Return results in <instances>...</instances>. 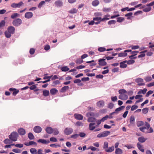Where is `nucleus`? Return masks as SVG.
Returning <instances> with one entry per match:
<instances>
[{"mask_svg":"<svg viewBox=\"0 0 154 154\" xmlns=\"http://www.w3.org/2000/svg\"><path fill=\"white\" fill-rule=\"evenodd\" d=\"M125 107L124 106H121L119 107L116 108L115 110V112H116V113H117L118 112L121 111V110L124 109Z\"/></svg>","mask_w":154,"mask_h":154,"instance_id":"cd10ccee","label":"nucleus"},{"mask_svg":"<svg viewBox=\"0 0 154 154\" xmlns=\"http://www.w3.org/2000/svg\"><path fill=\"white\" fill-rule=\"evenodd\" d=\"M137 146L138 148L139 149V150H140L142 152H144V149L143 148V146L141 144L139 143H137Z\"/></svg>","mask_w":154,"mask_h":154,"instance_id":"412c9836","label":"nucleus"},{"mask_svg":"<svg viewBox=\"0 0 154 154\" xmlns=\"http://www.w3.org/2000/svg\"><path fill=\"white\" fill-rule=\"evenodd\" d=\"M12 94L14 96H15L19 92V91L16 88H15Z\"/></svg>","mask_w":154,"mask_h":154,"instance_id":"052dcab7","label":"nucleus"},{"mask_svg":"<svg viewBox=\"0 0 154 154\" xmlns=\"http://www.w3.org/2000/svg\"><path fill=\"white\" fill-rule=\"evenodd\" d=\"M22 23V20L19 18L14 20L12 22L13 25L16 26H19Z\"/></svg>","mask_w":154,"mask_h":154,"instance_id":"7ed1b4c3","label":"nucleus"},{"mask_svg":"<svg viewBox=\"0 0 154 154\" xmlns=\"http://www.w3.org/2000/svg\"><path fill=\"white\" fill-rule=\"evenodd\" d=\"M98 51L100 52H103L106 51V48L104 47H100L98 48Z\"/></svg>","mask_w":154,"mask_h":154,"instance_id":"49530a36","label":"nucleus"},{"mask_svg":"<svg viewBox=\"0 0 154 154\" xmlns=\"http://www.w3.org/2000/svg\"><path fill=\"white\" fill-rule=\"evenodd\" d=\"M119 93L121 94H124L127 93V91L124 89H120L119 91Z\"/></svg>","mask_w":154,"mask_h":154,"instance_id":"a19ab883","label":"nucleus"},{"mask_svg":"<svg viewBox=\"0 0 154 154\" xmlns=\"http://www.w3.org/2000/svg\"><path fill=\"white\" fill-rule=\"evenodd\" d=\"M83 61L82 59H77L75 60V63L77 64H81L83 62Z\"/></svg>","mask_w":154,"mask_h":154,"instance_id":"a18cd8bd","label":"nucleus"},{"mask_svg":"<svg viewBox=\"0 0 154 154\" xmlns=\"http://www.w3.org/2000/svg\"><path fill=\"white\" fill-rule=\"evenodd\" d=\"M33 16L32 13L31 12H26L25 14V17L27 19H30L32 18Z\"/></svg>","mask_w":154,"mask_h":154,"instance_id":"9b49d317","label":"nucleus"},{"mask_svg":"<svg viewBox=\"0 0 154 154\" xmlns=\"http://www.w3.org/2000/svg\"><path fill=\"white\" fill-rule=\"evenodd\" d=\"M38 142L41 143L43 144H47L50 143V141L48 140H46L44 139H39L37 140Z\"/></svg>","mask_w":154,"mask_h":154,"instance_id":"f3484780","label":"nucleus"},{"mask_svg":"<svg viewBox=\"0 0 154 154\" xmlns=\"http://www.w3.org/2000/svg\"><path fill=\"white\" fill-rule=\"evenodd\" d=\"M110 133V132L109 131H105L98 134L97 137L98 138L106 137L108 136Z\"/></svg>","mask_w":154,"mask_h":154,"instance_id":"20e7f679","label":"nucleus"},{"mask_svg":"<svg viewBox=\"0 0 154 154\" xmlns=\"http://www.w3.org/2000/svg\"><path fill=\"white\" fill-rule=\"evenodd\" d=\"M34 131L36 133H39L42 131V128L39 126H36L33 128Z\"/></svg>","mask_w":154,"mask_h":154,"instance_id":"9d476101","label":"nucleus"},{"mask_svg":"<svg viewBox=\"0 0 154 154\" xmlns=\"http://www.w3.org/2000/svg\"><path fill=\"white\" fill-rule=\"evenodd\" d=\"M146 127H140L139 128L140 130L142 132L145 133H148V131H145V130L146 129Z\"/></svg>","mask_w":154,"mask_h":154,"instance_id":"79ce46f5","label":"nucleus"},{"mask_svg":"<svg viewBox=\"0 0 154 154\" xmlns=\"http://www.w3.org/2000/svg\"><path fill=\"white\" fill-rule=\"evenodd\" d=\"M117 21L119 23H121L124 20V18L122 17H119L117 18Z\"/></svg>","mask_w":154,"mask_h":154,"instance_id":"c03bdc74","label":"nucleus"},{"mask_svg":"<svg viewBox=\"0 0 154 154\" xmlns=\"http://www.w3.org/2000/svg\"><path fill=\"white\" fill-rule=\"evenodd\" d=\"M152 79V78L151 76H149L146 77L145 79V80L146 82H150L151 81Z\"/></svg>","mask_w":154,"mask_h":154,"instance_id":"09e8293b","label":"nucleus"},{"mask_svg":"<svg viewBox=\"0 0 154 154\" xmlns=\"http://www.w3.org/2000/svg\"><path fill=\"white\" fill-rule=\"evenodd\" d=\"M28 137L30 140H33L35 138L34 136L31 132H29L28 133Z\"/></svg>","mask_w":154,"mask_h":154,"instance_id":"7c9ffc66","label":"nucleus"},{"mask_svg":"<svg viewBox=\"0 0 154 154\" xmlns=\"http://www.w3.org/2000/svg\"><path fill=\"white\" fill-rule=\"evenodd\" d=\"M99 4V2L98 0H95L93 1L92 3V5L94 6H97Z\"/></svg>","mask_w":154,"mask_h":154,"instance_id":"c756f323","label":"nucleus"},{"mask_svg":"<svg viewBox=\"0 0 154 154\" xmlns=\"http://www.w3.org/2000/svg\"><path fill=\"white\" fill-rule=\"evenodd\" d=\"M135 118L134 116H131L130 119V123L131 125H134V124Z\"/></svg>","mask_w":154,"mask_h":154,"instance_id":"b1692460","label":"nucleus"},{"mask_svg":"<svg viewBox=\"0 0 154 154\" xmlns=\"http://www.w3.org/2000/svg\"><path fill=\"white\" fill-rule=\"evenodd\" d=\"M55 5L57 7H60L63 5V3L60 0H57L55 2Z\"/></svg>","mask_w":154,"mask_h":154,"instance_id":"aec40b11","label":"nucleus"},{"mask_svg":"<svg viewBox=\"0 0 154 154\" xmlns=\"http://www.w3.org/2000/svg\"><path fill=\"white\" fill-rule=\"evenodd\" d=\"M73 129L72 128H66L63 131L64 134L69 135L72 133Z\"/></svg>","mask_w":154,"mask_h":154,"instance_id":"39448f33","label":"nucleus"},{"mask_svg":"<svg viewBox=\"0 0 154 154\" xmlns=\"http://www.w3.org/2000/svg\"><path fill=\"white\" fill-rule=\"evenodd\" d=\"M137 55V54H132L129 57V58H130L131 59H135L137 58V57H134Z\"/></svg>","mask_w":154,"mask_h":154,"instance_id":"69168bd1","label":"nucleus"},{"mask_svg":"<svg viewBox=\"0 0 154 154\" xmlns=\"http://www.w3.org/2000/svg\"><path fill=\"white\" fill-rule=\"evenodd\" d=\"M18 132L20 135H24L26 134V131L23 128H20L18 130Z\"/></svg>","mask_w":154,"mask_h":154,"instance_id":"f8f14e48","label":"nucleus"},{"mask_svg":"<svg viewBox=\"0 0 154 154\" xmlns=\"http://www.w3.org/2000/svg\"><path fill=\"white\" fill-rule=\"evenodd\" d=\"M23 4L22 2H20L18 3H13L11 5V6L13 8H20L21 6L23 5Z\"/></svg>","mask_w":154,"mask_h":154,"instance_id":"423d86ee","label":"nucleus"},{"mask_svg":"<svg viewBox=\"0 0 154 154\" xmlns=\"http://www.w3.org/2000/svg\"><path fill=\"white\" fill-rule=\"evenodd\" d=\"M123 152L122 150L119 148L116 149L115 150L116 154H122Z\"/></svg>","mask_w":154,"mask_h":154,"instance_id":"c85d7f7f","label":"nucleus"},{"mask_svg":"<svg viewBox=\"0 0 154 154\" xmlns=\"http://www.w3.org/2000/svg\"><path fill=\"white\" fill-rule=\"evenodd\" d=\"M75 125L78 126H83V123L81 122L78 121L76 122Z\"/></svg>","mask_w":154,"mask_h":154,"instance_id":"3c124183","label":"nucleus"},{"mask_svg":"<svg viewBox=\"0 0 154 154\" xmlns=\"http://www.w3.org/2000/svg\"><path fill=\"white\" fill-rule=\"evenodd\" d=\"M116 23V21L114 20H110L108 21V23L109 25H111L112 24H115Z\"/></svg>","mask_w":154,"mask_h":154,"instance_id":"6e6d98bb","label":"nucleus"},{"mask_svg":"<svg viewBox=\"0 0 154 154\" xmlns=\"http://www.w3.org/2000/svg\"><path fill=\"white\" fill-rule=\"evenodd\" d=\"M138 107V106L137 105H133L132 106L131 109V111H134L137 109Z\"/></svg>","mask_w":154,"mask_h":154,"instance_id":"774afa93","label":"nucleus"},{"mask_svg":"<svg viewBox=\"0 0 154 154\" xmlns=\"http://www.w3.org/2000/svg\"><path fill=\"white\" fill-rule=\"evenodd\" d=\"M135 82L138 83V85L139 86H143L145 85V83H143V79L141 78H138L136 79Z\"/></svg>","mask_w":154,"mask_h":154,"instance_id":"6e6552de","label":"nucleus"},{"mask_svg":"<svg viewBox=\"0 0 154 154\" xmlns=\"http://www.w3.org/2000/svg\"><path fill=\"white\" fill-rule=\"evenodd\" d=\"M153 92V91L152 90H150L146 94L145 96L146 97H148L150 95L152 94Z\"/></svg>","mask_w":154,"mask_h":154,"instance_id":"bf43d9fd","label":"nucleus"},{"mask_svg":"<svg viewBox=\"0 0 154 154\" xmlns=\"http://www.w3.org/2000/svg\"><path fill=\"white\" fill-rule=\"evenodd\" d=\"M148 108L146 107L143 109L142 110V112L143 113L146 114L148 112Z\"/></svg>","mask_w":154,"mask_h":154,"instance_id":"de8ad7c7","label":"nucleus"},{"mask_svg":"<svg viewBox=\"0 0 154 154\" xmlns=\"http://www.w3.org/2000/svg\"><path fill=\"white\" fill-rule=\"evenodd\" d=\"M15 31V28L12 26H10L8 27L7 30L5 32V37L8 38H9L11 36V34L14 33Z\"/></svg>","mask_w":154,"mask_h":154,"instance_id":"f257e3e1","label":"nucleus"},{"mask_svg":"<svg viewBox=\"0 0 154 154\" xmlns=\"http://www.w3.org/2000/svg\"><path fill=\"white\" fill-rule=\"evenodd\" d=\"M30 151L32 154H36L37 150L35 148H31L30 150Z\"/></svg>","mask_w":154,"mask_h":154,"instance_id":"58836bf2","label":"nucleus"},{"mask_svg":"<svg viewBox=\"0 0 154 154\" xmlns=\"http://www.w3.org/2000/svg\"><path fill=\"white\" fill-rule=\"evenodd\" d=\"M119 98L122 100H125L128 99V96L125 94H120L119 96Z\"/></svg>","mask_w":154,"mask_h":154,"instance_id":"dca6fc26","label":"nucleus"},{"mask_svg":"<svg viewBox=\"0 0 154 154\" xmlns=\"http://www.w3.org/2000/svg\"><path fill=\"white\" fill-rule=\"evenodd\" d=\"M52 75L49 76H45L43 77V79L45 80L46 79V80L43 81H39L38 82V83H39L42 82L43 83H45L48 82L50 81V79L52 78Z\"/></svg>","mask_w":154,"mask_h":154,"instance_id":"1a4fd4ad","label":"nucleus"},{"mask_svg":"<svg viewBox=\"0 0 154 154\" xmlns=\"http://www.w3.org/2000/svg\"><path fill=\"white\" fill-rule=\"evenodd\" d=\"M146 140V139L144 138L143 137L141 136L138 138V140L140 143L144 142Z\"/></svg>","mask_w":154,"mask_h":154,"instance_id":"393cba45","label":"nucleus"},{"mask_svg":"<svg viewBox=\"0 0 154 154\" xmlns=\"http://www.w3.org/2000/svg\"><path fill=\"white\" fill-rule=\"evenodd\" d=\"M114 147L113 146L110 147H109L108 148L106 149V152H111L113 151L114 150Z\"/></svg>","mask_w":154,"mask_h":154,"instance_id":"4be33fe9","label":"nucleus"},{"mask_svg":"<svg viewBox=\"0 0 154 154\" xmlns=\"http://www.w3.org/2000/svg\"><path fill=\"white\" fill-rule=\"evenodd\" d=\"M151 10L150 7L146 8L143 9V11L145 12H148L150 11Z\"/></svg>","mask_w":154,"mask_h":154,"instance_id":"13d9d810","label":"nucleus"},{"mask_svg":"<svg viewBox=\"0 0 154 154\" xmlns=\"http://www.w3.org/2000/svg\"><path fill=\"white\" fill-rule=\"evenodd\" d=\"M58 92V91L55 88H53L50 90V92L51 94L54 95Z\"/></svg>","mask_w":154,"mask_h":154,"instance_id":"5701e85b","label":"nucleus"},{"mask_svg":"<svg viewBox=\"0 0 154 154\" xmlns=\"http://www.w3.org/2000/svg\"><path fill=\"white\" fill-rule=\"evenodd\" d=\"M79 136V135L78 134H75L72 135L71 136V138H73L74 139H76Z\"/></svg>","mask_w":154,"mask_h":154,"instance_id":"680f3d73","label":"nucleus"},{"mask_svg":"<svg viewBox=\"0 0 154 154\" xmlns=\"http://www.w3.org/2000/svg\"><path fill=\"white\" fill-rule=\"evenodd\" d=\"M19 14L17 13H14L11 16L12 19H15L19 16Z\"/></svg>","mask_w":154,"mask_h":154,"instance_id":"ea45409f","label":"nucleus"},{"mask_svg":"<svg viewBox=\"0 0 154 154\" xmlns=\"http://www.w3.org/2000/svg\"><path fill=\"white\" fill-rule=\"evenodd\" d=\"M135 62V61L134 60H130L128 61H127L126 63L128 65L132 64L134 63Z\"/></svg>","mask_w":154,"mask_h":154,"instance_id":"8fccbe9b","label":"nucleus"},{"mask_svg":"<svg viewBox=\"0 0 154 154\" xmlns=\"http://www.w3.org/2000/svg\"><path fill=\"white\" fill-rule=\"evenodd\" d=\"M45 131L46 132L49 134H51L54 132L53 129L51 127H48L45 129Z\"/></svg>","mask_w":154,"mask_h":154,"instance_id":"4468645a","label":"nucleus"},{"mask_svg":"<svg viewBox=\"0 0 154 154\" xmlns=\"http://www.w3.org/2000/svg\"><path fill=\"white\" fill-rule=\"evenodd\" d=\"M104 105V102L103 100L99 101L97 103V106L99 107L103 106Z\"/></svg>","mask_w":154,"mask_h":154,"instance_id":"6ab92c4d","label":"nucleus"},{"mask_svg":"<svg viewBox=\"0 0 154 154\" xmlns=\"http://www.w3.org/2000/svg\"><path fill=\"white\" fill-rule=\"evenodd\" d=\"M45 2L44 1H42L38 4V7L39 8H41L43 5H44Z\"/></svg>","mask_w":154,"mask_h":154,"instance_id":"5fc2aeb1","label":"nucleus"},{"mask_svg":"<svg viewBox=\"0 0 154 154\" xmlns=\"http://www.w3.org/2000/svg\"><path fill=\"white\" fill-rule=\"evenodd\" d=\"M127 55V53L125 52H121L118 54V57H125Z\"/></svg>","mask_w":154,"mask_h":154,"instance_id":"bb28decb","label":"nucleus"},{"mask_svg":"<svg viewBox=\"0 0 154 154\" xmlns=\"http://www.w3.org/2000/svg\"><path fill=\"white\" fill-rule=\"evenodd\" d=\"M127 60H125L122 62L120 63V67L121 68H125L127 66V65L125 64V63H126Z\"/></svg>","mask_w":154,"mask_h":154,"instance_id":"a211bd4d","label":"nucleus"},{"mask_svg":"<svg viewBox=\"0 0 154 154\" xmlns=\"http://www.w3.org/2000/svg\"><path fill=\"white\" fill-rule=\"evenodd\" d=\"M96 120L97 119L93 117H89L88 119V122H95Z\"/></svg>","mask_w":154,"mask_h":154,"instance_id":"a878e982","label":"nucleus"},{"mask_svg":"<svg viewBox=\"0 0 154 154\" xmlns=\"http://www.w3.org/2000/svg\"><path fill=\"white\" fill-rule=\"evenodd\" d=\"M103 10L104 12H108L111 11V9L109 8H103Z\"/></svg>","mask_w":154,"mask_h":154,"instance_id":"4d7b16f0","label":"nucleus"},{"mask_svg":"<svg viewBox=\"0 0 154 154\" xmlns=\"http://www.w3.org/2000/svg\"><path fill=\"white\" fill-rule=\"evenodd\" d=\"M18 134L16 131H13L9 136V138L12 141H16L17 140Z\"/></svg>","mask_w":154,"mask_h":154,"instance_id":"f03ea898","label":"nucleus"},{"mask_svg":"<svg viewBox=\"0 0 154 154\" xmlns=\"http://www.w3.org/2000/svg\"><path fill=\"white\" fill-rule=\"evenodd\" d=\"M74 117L75 119L79 120H82L83 119V116L79 114L75 113L74 115Z\"/></svg>","mask_w":154,"mask_h":154,"instance_id":"ddd939ff","label":"nucleus"},{"mask_svg":"<svg viewBox=\"0 0 154 154\" xmlns=\"http://www.w3.org/2000/svg\"><path fill=\"white\" fill-rule=\"evenodd\" d=\"M114 107V104L113 103H109L108 105V107L109 108L112 109Z\"/></svg>","mask_w":154,"mask_h":154,"instance_id":"338daca9","label":"nucleus"},{"mask_svg":"<svg viewBox=\"0 0 154 154\" xmlns=\"http://www.w3.org/2000/svg\"><path fill=\"white\" fill-rule=\"evenodd\" d=\"M10 139L7 138L5 139L3 142L5 144H10L12 143V141H11Z\"/></svg>","mask_w":154,"mask_h":154,"instance_id":"72a5a7b5","label":"nucleus"},{"mask_svg":"<svg viewBox=\"0 0 154 154\" xmlns=\"http://www.w3.org/2000/svg\"><path fill=\"white\" fill-rule=\"evenodd\" d=\"M144 125V123L142 121H139L137 122V125L138 127Z\"/></svg>","mask_w":154,"mask_h":154,"instance_id":"37998d69","label":"nucleus"},{"mask_svg":"<svg viewBox=\"0 0 154 154\" xmlns=\"http://www.w3.org/2000/svg\"><path fill=\"white\" fill-rule=\"evenodd\" d=\"M133 15L132 12H129L125 15V16L127 17V19L129 20L131 18V16Z\"/></svg>","mask_w":154,"mask_h":154,"instance_id":"c9c22d12","label":"nucleus"},{"mask_svg":"<svg viewBox=\"0 0 154 154\" xmlns=\"http://www.w3.org/2000/svg\"><path fill=\"white\" fill-rule=\"evenodd\" d=\"M24 144L27 146L32 145H34L35 146H36L37 145V143H36L33 141H30L28 143H25Z\"/></svg>","mask_w":154,"mask_h":154,"instance_id":"2eb2a0df","label":"nucleus"},{"mask_svg":"<svg viewBox=\"0 0 154 154\" xmlns=\"http://www.w3.org/2000/svg\"><path fill=\"white\" fill-rule=\"evenodd\" d=\"M105 60L106 59L104 58H101L99 59L98 60L99 62L98 64L101 66H106L107 63L105 61Z\"/></svg>","mask_w":154,"mask_h":154,"instance_id":"0eeeda50","label":"nucleus"},{"mask_svg":"<svg viewBox=\"0 0 154 154\" xmlns=\"http://www.w3.org/2000/svg\"><path fill=\"white\" fill-rule=\"evenodd\" d=\"M69 87L68 86H65L62 87L61 89V92H65L66 90H68Z\"/></svg>","mask_w":154,"mask_h":154,"instance_id":"473e14b6","label":"nucleus"},{"mask_svg":"<svg viewBox=\"0 0 154 154\" xmlns=\"http://www.w3.org/2000/svg\"><path fill=\"white\" fill-rule=\"evenodd\" d=\"M61 70L63 72H66L69 70V69L67 66H64L61 67Z\"/></svg>","mask_w":154,"mask_h":154,"instance_id":"e433bc0d","label":"nucleus"},{"mask_svg":"<svg viewBox=\"0 0 154 154\" xmlns=\"http://www.w3.org/2000/svg\"><path fill=\"white\" fill-rule=\"evenodd\" d=\"M5 22L4 20H2L0 23V28L4 26L5 25Z\"/></svg>","mask_w":154,"mask_h":154,"instance_id":"864d4df0","label":"nucleus"},{"mask_svg":"<svg viewBox=\"0 0 154 154\" xmlns=\"http://www.w3.org/2000/svg\"><path fill=\"white\" fill-rule=\"evenodd\" d=\"M54 135H57L59 133V131L57 128H54Z\"/></svg>","mask_w":154,"mask_h":154,"instance_id":"603ef678","label":"nucleus"},{"mask_svg":"<svg viewBox=\"0 0 154 154\" xmlns=\"http://www.w3.org/2000/svg\"><path fill=\"white\" fill-rule=\"evenodd\" d=\"M103 148L105 149V151L106 149L108 148V143L107 142L105 141L104 142Z\"/></svg>","mask_w":154,"mask_h":154,"instance_id":"f704fd0d","label":"nucleus"},{"mask_svg":"<svg viewBox=\"0 0 154 154\" xmlns=\"http://www.w3.org/2000/svg\"><path fill=\"white\" fill-rule=\"evenodd\" d=\"M49 95V92L48 90H44L43 91V95L47 97Z\"/></svg>","mask_w":154,"mask_h":154,"instance_id":"2f4dec72","label":"nucleus"},{"mask_svg":"<svg viewBox=\"0 0 154 154\" xmlns=\"http://www.w3.org/2000/svg\"><path fill=\"white\" fill-rule=\"evenodd\" d=\"M90 79L89 77H83L81 81L83 82H86L89 81Z\"/></svg>","mask_w":154,"mask_h":154,"instance_id":"e2e57ef3","label":"nucleus"},{"mask_svg":"<svg viewBox=\"0 0 154 154\" xmlns=\"http://www.w3.org/2000/svg\"><path fill=\"white\" fill-rule=\"evenodd\" d=\"M78 10L75 8H73L70 10L69 12L70 13L73 14L76 13L77 12Z\"/></svg>","mask_w":154,"mask_h":154,"instance_id":"4c0bfd02","label":"nucleus"},{"mask_svg":"<svg viewBox=\"0 0 154 154\" xmlns=\"http://www.w3.org/2000/svg\"><path fill=\"white\" fill-rule=\"evenodd\" d=\"M79 136H80V137H84L86 136V134L83 132H80L79 133Z\"/></svg>","mask_w":154,"mask_h":154,"instance_id":"0e129e2a","label":"nucleus"}]
</instances>
